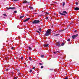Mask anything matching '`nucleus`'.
Returning <instances> with one entry per match:
<instances>
[{"label": "nucleus", "instance_id": "27", "mask_svg": "<svg viewBox=\"0 0 79 79\" xmlns=\"http://www.w3.org/2000/svg\"><path fill=\"white\" fill-rule=\"evenodd\" d=\"M53 53H54V54H56L57 53H56V52H53Z\"/></svg>", "mask_w": 79, "mask_h": 79}, {"label": "nucleus", "instance_id": "19", "mask_svg": "<svg viewBox=\"0 0 79 79\" xmlns=\"http://www.w3.org/2000/svg\"><path fill=\"white\" fill-rule=\"evenodd\" d=\"M78 4H79L78 3V2H76V5H78Z\"/></svg>", "mask_w": 79, "mask_h": 79}, {"label": "nucleus", "instance_id": "11", "mask_svg": "<svg viewBox=\"0 0 79 79\" xmlns=\"http://www.w3.org/2000/svg\"><path fill=\"white\" fill-rule=\"evenodd\" d=\"M65 5V2H63V3H62V5L63 6H64V5Z\"/></svg>", "mask_w": 79, "mask_h": 79}, {"label": "nucleus", "instance_id": "28", "mask_svg": "<svg viewBox=\"0 0 79 79\" xmlns=\"http://www.w3.org/2000/svg\"><path fill=\"white\" fill-rule=\"evenodd\" d=\"M21 59L22 60H23V56H22V57H21Z\"/></svg>", "mask_w": 79, "mask_h": 79}, {"label": "nucleus", "instance_id": "36", "mask_svg": "<svg viewBox=\"0 0 79 79\" xmlns=\"http://www.w3.org/2000/svg\"><path fill=\"white\" fill-rule=\"evenodd\" d=\"M68 79V77H66V78H65L64 79Z\"/></svg>", "mask_w": 79, "mask_h": 79}, {"label": "nucleus", "instance_id": "8", "mask_svg": "<svg viewBox=\"0 0 79 79\" xmlns=\"http://www.w3.org/2000/svg\"><path fill=\"white\" fill-rule=\"evenodd\" d=\"M29 19H30V18H28L27 19L25 20L24 21V22H26V21H27L28 20H29Z\"/></svg>", "mask_w": 79, "mask_h": 79}, {"label": "nucleus", "instance_id": "26", "mask_svg": "<svg viewBox=\"0 0 79 79\" xmlns=\"http://www.w3.org/2000/svg\"><path fill=\"white\" fill-rule=\"evenodd\" d=\"M60 35L59 34H56L55 35L57 36V35Z\"/></svg>", "mask_w": 79, "mask_h": 79}, {"label": "nucleus", "instance_id": "37", "mask_svg": "<svg viewBox=\"0 0 79 79\" xmlns=\"http://www.w3.org/2000/svg\"><path fill=\"white\" fill-rule=\"evenodd\" d=\"M77 32V30H75V31H74V32Z\"/></svg>", "mask_w": 79, "mask_h": 79}, {"label": "nucleus", "instance_id": "43", "mask_svg": "<svg viewBox=\"0 0 79 79\" xmlns=\"http://www.w3.org/2000/svg\"><path fill=\"white\" fill-rule=\"evenodd\" d=\"M53 5H54V4H53Z\"/></svg>", "mask_w": 79, "mask_h": 79}, {"label": "nucleus", "instance_id": "35", "mask_svg": "<svg viewBox=\"0 0 79 79\" xmlns=\"http://www.w3.org/2000/svg\"><path fill=\"white\" fill-rule=\"evenodd\" d=\"M46 14H47V15H49V14H48V12H46Z\"/></svg>", "mask_w": 79, "mask_h": 79}, {"label": "nucleus", "instance_id": "30", "mask_svg": "<svg viewBox=\"0 0 79 79\" xmlns=\"http://www.w3.org/2000/svg\"><path fill=\"white\" fill-rule=\"evenodd\" d=\"M39 64L40 65H42V64H43L42 63H39Z\"/></svg>", "mask_w": 79, "mask_h": 79}, {"label": "nucleus", "instance_id": "41", "mask_svg": "<svg viewBox=\"0 0 79 79\" xmlns=\"http://www.w3.org/2000/svg\"><path fill=\"white\" fill-rule=\"evenodd\" d=\"M3 18H5V17H3Z\"/></svg>", "mask_w": 79, "mask_h": 79}, {"label": "nucleus", "instance_id": "24", "mask_svg": "<svg viewBox=\"0 0 79 79\" xmlns=\"http://www.w3.org/2000/svg\"><path fill=\"white\" fill-rule=\"evenodd\" d=\"M44 55H42L41 56V58H44Z\"/></svg>", "mask_w": 79, "mask_h": 79}, {"label": "nucleus", "instance_id": "29", "mask_svg": "<svg viewBox=\"0 0 79 79\" xmlns=\"http://www.w3.org/2000/svg\"><path fill=\"white\" fill-rule=\"evenodd\" d=\"M14 12L15 13H17V11H14Z\"/></svg>", "mask_w": 79, "mask_h": 79}, {"label": "nucleus", "instance_id": "15", "mask_svg": "<svg viewBox=\"0 0 79 79\" xmlns=\"http://www.w3.org/2000/svg\"><path fill=\"white\" fill-rule=\"evenodd\" d=\"M19 0H12L13 2H17V1H19Z\"/></svg>", "mask_w": 79, "mask_h": 79}, {"label": "nucleus", "instance_id": "9", "mask_svg": "<svg viewBox=\"0 0 79 79\" xmlns=\"http://www.w3.org/2000/svg\"><path fill=\"white\" fill-rule=\"evenodd\" d=\"M75 10H79V8L78 7H76L74 8Z\"/></svg>", "mask_w": 79, "mask_h": 79}, {"label": "nucleus", "instance_id": "2", "mask_svg": "<svg viewBox=\"0 0 79 79\" xmlns=\"http://www.w3.org/2000/svg\"><path fill=\"white\" fill-rule=\"evenodd\" d=\"M40 23V21L39 20H35L34 21L32 22V24H37Z\"/></svg>", "mask_w": 79, "mask_h": 79}, {"label": "nucleus", "instance_id": "33", "mask_svg": "<svg viewBox=\"0 0 79 79\" xmlns=\"http://www.w3.org/2000/svg\"><path fill=\"white\" fill-rule=\"evenodd\" d=\"M70 41V39H69L67 40V41Z\"/></svg>", "mask_w": 79, "mask_h": 79}, {"label": "nucleus", "instance_id": "23", "mask_svg": "<svg viewBox=\"0 0 79 79\" xmlns=\"http://www.w3.org/2000/svg\"><path fill=\"white\" fill-rule=\"evenodd\" d=\"M14 48H15L13 47H12L11 48V49L12 50H14Z\"/></svg>", "mask_w": 79, "mask_h": 79}, {"label": "nucleus", "instance_id": "17", "mask_svg": "<svg viewBox=\"0 0 79 79\" xmlns=\"http://www.w3.org/2000/svg\"><path fill=\"white\" fill-rule=\"evenodd\" d=\"M29 59L30 61H31V60H32V59L30 57H29Z\"/></svg>", "mask_w": 79, "mask_h": 79}, {"label": "nucleus", "instance_id": "3", "mask_svg": "<svg viewBox=\"0 0 79 79\" xmlns=\"http://www.w3.org/2000/svg\"><path fill=\"white\" fill-rule=\"evenodd\" d=\"M59 14H60V15H65V14H67V12H66V11H63V13H61V12H59Z\"/></svg>", "mask_w": 79, "mask_h": 79}, {"label": "nucleus", "instance_id": "22", "mask_svg": "<svg viewBox=\"0 0 79 79\" xmlns=\"http://www.w3.org/2000/svg\"><path fill=\"white\" fill-rule=\"evenodd\" d=\"M64 45V43H63L61 44V46H63V45Z\"/></svg>", "mask_w": 79, "mask_h": 79}, {"label": "nucleus", "instance_id": "18", "mask_svg": "<svg viewBox=\"0 0 79 79\" xmlns=\"http://www.w3.org/2000/svg\"><path fill=\"white\" fill-rule=\"evenodd\" d=\"M48 19V17H46L45 18V19Z\"/></svg>", "mask_w": 79, "mask_h": 79}, {"label": "nucleus", "instance_id": "6", "mask_svg": "<svg viewBox=\"0 0 79 79\" xmlns=\"http://www.w3.org/2000/svg\"><path fill=\"white\" fill-rule=\"evenodd\" d=\"M57 46L60 47L61 46V45L60 44V42H57Z\"/></svg>", "mask_w": 79, "mask_h": 79}, {"label": "nucleus", "instance_id": "1", "mask_svg": "<svg viewBox=\"0 0 79 79\" xmlns=\"http://www.w3.org/2000/svg\"><path fill=\"white\" fill-rule=\"evenodd\" d=\"M52 31V30L48 29L46 32V33L45 34V36H48L49 35L51 34V32Z\"/></svg>", "mask_w": 79, "mask_h": 79}, {"label": "nucleus", "instance_id": "40", "mask_svg": "<svg viewBox=\"0 0 79 79\" xmlns=\"http://www.w3.org/2000/svg\"><path fill=\"white\" fill-rule=\"evenodd\" d=\"M6 70H7V71H8V69H6Z\"/></svg>", "mask_w": 79, "mask_h": 79}, {"label": "nucleus", "instance_id": "34", "mask_svg": "<svg viewBox=\"0 0 79 79\" xmlns=\"http://www.w3.org/2000/svg\"><path fill=\"white\" fill-rule=\"evenodd\" d=\"M57 52H58V53H60V52L58 51L57 52H56V53H57Z\"/></svg>", "mask_w": 79, "mask_h": 79}, {"label": "nucleus", "instance_id": "31", "mask_svg": "<svg viewBox=\"0 0 79 79\" xmlns=\"http://www.w3.org/2000/svg\"><path fill=\"white\" fill-rule=\"evenodd\" d=\"M41 69H42L44 68V66H42L41 67Z\"/></svg>", "mask_w": 79, "mask_h": 79}, {"label": "nucleus", "instance_id": "16", "mask_svg": "<svg viewBox=\"0 0 79 79\" xmlns=\"http://www.w3.org/2000/svg\"><path fill=\"white\" fill-rule=\"evenodd\" d=\"M39 31H40V32H41V28H40L39 29Z\"/></svg>", "mask_w": 79, "mask_h": 79}, {"label": "nucleus", "instance_id": "14", "mask_svg": "<svg viewBox=\"0 0 79 79\" xmlns=\"http://www.w3.org/2000/svg\"><path fill=\"white\" fill-rule=\"evenodd\" d=\"M28 48H29V50H32V48H31V47H29Z\"/></svg>", "mask_w": 79, "mask_h": 79}, {"label": "nucleus", "instance_id": "4", "mask_svg": "<svg viewBox=\"0 0 79 79\" xmlns=\"http://www.w3.org/2000/svg\"><path fill=\"white\" fill-rule=\"evenodd\" d=\"M78 36V34H77L76 35H74L72 36V39H76V38Z\"/></svg>", "mask_w": 79, "mask_h": 79}, {"label": "nucleus", "instance_id": "38", "mask_svg": "<svg viewBox=\"0 0 79 79\" xmlns=\"http://www.w3.org/2000/svg\"><path fill=\"white\" fill-rule=\"evenodd\" d=\"M15 79H17V77H15Z\"/></svg>", "mask_w": 79, "mask_h": 79}, {"label": "nucleus", "instance_id": "21", "mask_svg": "<svg viewBox=\"0 0 79 79\" xmlns=\"http://www.w3.org/2000/svg\"><path fill=\"white\" fill-rule=\"evenodd\" d=\"M3 16H6V17L7 16V15H6V14H3Z\"/></svg>", "mask_w": 79, "mask_h": 79}, {"label": "nucleus", "instance_id": "12", "mask_svg": "<svg viewBox=\"0 0 79 79\" xmlns=\"http://www.w3.org/2000/svg\"><path fill=\"white\" fill-rule=\"evenodd\" d=\"M29 8H31V9H32V10H33V7L32 6H29Z\"/></svg>", "mask_w": 79, "mask_h": 79}, {"label": "nucleus", "instance_id": "42", "mask_svg": "<svg viewBox=\"0 0 79 79\" xmlns=\"http://www.w3.org/2000/svg\"><path fill=\"white\" fill-rule=\"evenodd\" d=\"M24 64H26V63H24Z\"/></svg>", "mask_w": 79, "mask_h": 79}, {"label": "nucleus", "instance_id": "32", "mask_svg": "<svg viewBox=\"0 0 79 79\" xmlns=\"http://www.w3.org/2000/svg\"><path fill=\"white\" fill-rule=\"evenodd\" d=\"M35 69V67H33L32 68V69Z\"/></svg>", "mask_w": 79, "mask_h": 79}, {"label": "nucleus", "instance_id": "39", "mask_svg": "<svg viewBox=\"0 0 79 79\" xmlns=\"http://www.w3.org/2000/svg\"><path fill=\"white\" fill-rule=\"evenodd\" d=\"M57 3V2H54V3Z\"/></svg>", "mask_w": 79, "mask_h": 79}, {"label": "nucleus", "instance_id": "20", "mask_svg": "<svg viewBox=\"0 0 79 79\" xmlns=\"http://www.w3.org/2000/svg\"><path fill=\"white\" fill-rule=\"evenodd\" d=\"M24 17V16H22L20 17V18H23Z\"/></svg>", "mask_w": 79, "mask_h": 79}, {"label": "nucleus", "instance_id": "25", "mask_svg": "<svg viewBox=\"0 0 79 79\" xmlns=\"http://www.w3.org/2000/svg\"><path fill=\"white\" fill-rule=\"evenodd\" d=\"M36 32H38V33H39V34H40V32H39V31H36Z\"/></svg>", "mask_w": 79, "mask_h": 79}, {"label": "nucleus", "instance_id": "13", "mask_svg": "<svg viewBox=\"0 0 79 79\" xmlns=\"http://www.w3.org/2000/svg\"><path fill=\"white\" fill-rule=\"evenodd\" d=\"M32 69L29 70V73H32Z\"/></svg>", "mask_w": 79, "mask_h": 79}, {"label": "nucleus", "instance_id": "10", "mask_svg": "<svg viewBox=\"0 0 79 79\" xmlns=\"http://www.w3.org/2000/svg\"><path fill=\"white\" fill-rule=\"evenodd\" d=\"M48 44H44V46L45 47H48Z\"/></svg>", "mask_w": 79, "mask_h": 79}, {"label": "nucleus", "instance_id": "5", "mask_svg": "<svg viewBox=\"0 0 79 79\" xmlns=\"http://www.w3.org/2000/svg\"><path fill=\"white\" fill-rule=\"evenodd\" d=\"M15 7H9L7 10H15Z\"/></svg>", "mask_w": 79, "mask_h": 79}, {"label": "nucleus", "instance_id": "7", "mask_svg": "<svg viewBox=\"0 0 79 79\" xmlns=\"http://www.w3.org/2000/svg\"><path fill=\"white\" fill-rule=\"evenodd\" d=\"M23 3H28V5H29V2H27L26 1H24L23 2Z\"/></svg>", "mask_w": 79, "mask_h": 79}]
</instances>
